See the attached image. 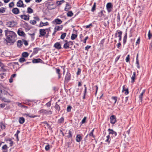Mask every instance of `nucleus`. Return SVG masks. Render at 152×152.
<instances>
[{
  "mask_svg": "<svg viewBox=\"0 0 152 152\" xmlns=\"http://www.w3.org/2000/svg\"><path fill=\"white\" fill-rule=\"evenodd\" d=\"M106 9L108 13L110 12L113 9V5L111 2L108 3L106 6Z\"/></svg>",
  "mask_w": 152,
  "mask_h": 152,
  "instance_id": "4",
  "label": "nucleus"
},
{
  "mask_svg": "<svg viewBox=\"0 0 152 152\" xmlns=\"http://www.w3.org/2000/svg\"><path fill=\"white\" fill-rule=\"evenodd\" d=\"M25 121L24 118L23 117H20L19 118V122L21 124H22L24 123Z\"/></svg>",
  "mask_w": 152,
  "mask_h": 152,
  "instance_id": "31",
  "label": "nucleus"
},
{
  "mask_svg": "<svg viewBox=\"0 0 152 152\" xmlns=\"http://www.w3.org/2000/svg\"><path fill=\"white\" fill-rule=\"evenodd\" d=\"M56 73L58 75V79H59L61 78V74L60 73V69L57 68H56Z\"/></svg>",
  "mask_w": 152,
  "mask_h": 152,
  "instance_id": "30",
  "label": "nucleus"
},
{
  "mask_svg": "<svg viewBox=\"0 0 152 152\" xmlns=\"http://www.w3.org/2000/svg\"><path fill=\"white\" fill-rule=\"evenodd\" d=\"M148 35V39H150L151 38L152 36V34H151V31L150 30H149Z\"/></svg>",
  "mask_w": 152,
  "mask_h": 152,
  "instance_id": "51",
  "label": "nucleus"
},
{
  "mask_svg": "<svg viewBox=\"0 0 152 152\" xmlns=\"http://www.w3.org/2000/svg\"><path fill=\"white\" fill-rule=\"evenodd\" d=\"M30 23H31V24L34 25L36 24L37 22L34 20H31L30 21Z\"/></svg>",
  "mask_w": 152,
  "mask_h": 152,
  "instance_id": "54",
  "label": "nucleus"
},
{
  "mask_svg": "<svg viewBox=\"0 0 152 152\" xmlns=\"http://www.w3.org/2000/svg\"><path fill=\"white\" fill-rule=\"evenodd\" d=\"M12 13L15 14H18L19 13V10L17 8H13L12 10Z\"/></svg>",
  "mask_w": 152,
  "mask_h": 152,
  "instance_id": "17",
  "label": "nucleus"
},
{
  "mask_svg": "<svg viewBox=\"0 0 152 152\" xmlns=\"http://www.w3.org/2000/svg\"><path fill=\"white\" fill-rule=\"evenodd\" d=\"M107 139L105 140V142H107L109 144L110 142L111 139H110V135H108L106 137Z\"/></svg>",
  "mask_w": 152,
  "mask_h": 152,
  "instance_id": "39",
  "label": "nucleus"
},
{
  "mask_svg": "<svg viewBox=\"0 0 152 152\" xmlns=\"http://www.w3.org/2000/svg\"><path fill=\"white\" fill-rule=\"evenodd\" d=\"M84 92H83V94H86V93H87V87L86 86V85H84Z\"/></svg>",
  "mask_w": 152,
  "mask_h": 152,
  "instance_id": "56",
  "label": "nucleus"
},
{
  "mask_svg": "<svg viewBox=\"0 0 152 152\" xmlns=\"http://www.w3.org/2000/svg\"><path fill=\"white\" fill-rule=\"evenodd\" d=\"M71 7L70 5L68 2H67L66 4V6L65 7L64 10L65 11H67L71 9Z\"/></svg>",
  "mask_w": 152,
  "mask_h": 152,
  "instance_id": "18",
  "label": "nucleus"
},
{
  "mask_svg": "<svg viewBox=\"0 0 152 152\" xmlns=\"http://www.w3.org/2000/svg\"><path fill=\"white\" fill-rule=\"evenodd\" d=\"M136 64H137V68L139 69L140 68V66L139 65V61L138 59H136Z\"/></svg>",
  "mask_w": 152,
  "mask_h": 152,
  "instance_id": "50",
  "label": "nucleus"
},
{
  "mask_svg": "<svg viewBox=\"0 0 152 152\" xmlns=\"http://www.w3.org/2000/svg\"><path fill=\"white\" fill-rule=\"evenodd\" d=\"M54 4V3L51 1L47 2L45 4L46 5L47 7V8L49 10L54 9L56 8V7L52 8L50 7L51 6L53 5Z\"/></svg>",
  "mask_w": 152,
  "mask_h": 152,
  "instance_id": "6",
  "label": "nucleus"
},
{
  "mask_svg": "<svg viewBox=\"0 0 152 152\" xmlns=\"http://www.w3.org/2000/svg\"><path fill=\"white\" fill-rule=\"evenodd\" d=\"M51 101L50 100L49 102H47L45 106H46L48 107H50L51 105Z\"/></svg>",
  "mask_w": 152,
  "mask_h": 152,
  "instance_id": "52",
  "label": "nucleus"
},
{
  "mask_svg": "<svg viewBox=\"0 0 152 152\" xmlns=\"http://www.w3.org/2000/svg\"><path fill=\"white\" fill-rule=\"evenodd\" d=\"M53 47L58 50H60L62 48L61 45L59 42H56L55 43Z\"/></svg>",
  "mask_w": 152,
  "mask_h": 152,
  "instance_id": "8",
  "label": "nucleus"
},
{
  "mask_svg": "<svg viewBox=\"0 0 152 152\" xmlns=\"http://www.w3.org/2000/svg\"><path fill=\"white\" fill-rule=\"evenodd\" d=\"M118 35V37H119L118 42H120L121 40L122 35V32L121 31H119Z\"/></svg>",
  "mask_w": 152,
  "mask_h": 152,
  "instance_id": "32",
  "label": "nucleus"
},
{
  "mask_svg": "<svg viewBox=\"0 0 152 152\" xmlns=\"http://www.w3.org/2000/svg\"><path fill=\"white\" fill-rule=\"evenodd\" d=\"M125 91L124 94L125 95H127L129 94V91L128 88H125V86L124 85L123 86V89L122 90V92H124Z\"/></svg>",
  "mask_w": 152,
  "mask_h": 152,
  "instance_id": "20",
  "label": "nucleus"
},
{
  "mask_svg": "<svg viewBox=\"0 0 152 152\" xmlns=\"http://www.w3.org/2000/svg\"><path fill=\"white\" fill-rule=\"evenodd\" d=\"M145 90L144 89L143 90L142 93L140 94L139 96V100L140 101V102H142V100H143V94L145 93Z\"/></svg>",
  "mask_w": 152,
  "mask_h": 152,
  "instance_id": "19",
  "label": "nucleus"
},
{
  "mask_svg": "<svg viewBox=\"0 0 152 152\" xmlns=\"http://www.w3.org/2000/svg\"><path fill=\"white\" fill-rule=\"evenodd\" d=\"M136 77V72H133V74L132 76L131 77V83H133L135 82V80Z\"/></svg>",
  "mask_w": 152,
  "mask_h": 152,
  "instance_id": "25",
  "label": "nucleus"
},
{
  "mask_svg": "<svg viewBox=\"0 0 152 152\" xmlns=\"http://www.w3.org/2000/svg\"><path fill=\"white\" fill-rule=\"evenodd\" d=\"M7 149V145L5 144L2 147V149L4 150H6Z\"/></svg>",
  "mask_w": 152,
  "mask_h": 152,
  "instance_id": "61",
  "label": "nucleus"
},
{
  "mask_svg": "<svg viewBox=\"0 0 152 152\" xmlns=\"http://www.w3.org/2000/svg\"><path fill=\"white\" fill-rule=\"evenodd\" d=\"M82 134H78L77 135L76 137V140L77 142H80L82 139Z\"/></svg>",
  "mask_w": 152,
  "mask_h": 152,
  "instance_id": "13",
  "label": "nucleus"
},
{
  "mask_svg": "<svg viewBox=\"0 0 152 152\" xmlns=\"http://www.w3.org/2000/svg\"><path fill=\"white\" fill-rule=\"evenodd\" d=\"M126 62H128L130 61V55H128L126 58Z\"/></svg>",
  "mask_w": 152,
  "mask_h": 152,
  "instance_id": "58",
  "label": "nucleus"
},
{
  "mask_svg": "<svg viewBox=\"0 0 152 152\" xmlns=\"http://www.w3.org/2000/svg\"><path fill=\"white\" fill-rule=\"evenodd\" d=\"M23 42L25 46H27L28 45V44L27 41L24 39H22Z\"/></svg>",
  "mask_w": 152,
  "mask_h": 152,
  "instance_id": "60",
  "label": "nucleus"
},
{
  "mask_svg": "<svg viewBox=\"0 0 152 152\" xmlns=\"http://www.w3.org/2000/svg\"><path fill=\"white\" fill-rule=\"evenodd\" d=\"M43 62V61L39 58L34 59L32 60V62L33 63H42Z\"/></svg>",
  "mask_w": 152,
  "mask_h": 152,
  "instance_id": "15",
  "label": "nucleus"
},
{
  "mask_svg": "<svg viewBox=\"0 0 152 152\" xmlns=\"http://www.w3.org/2000/svg\"><path fill=\"white\" fill-rule=\"evenodd\" d=\"M0 127L1 129H4L6 128V126L3 123L1 122L0 124Z\"/></svg>",
  "mask_w": 152,
  "mask_h": 152,
  "instance_id": "44",
  "label": "nucleus"
},
{
  "mask_svg": "<svg viewBox=\"0 0 152 152\" xmlns=\"http://www.w3.org/2000/svg\"><path fill=\"white\" fill-rule=\"evenodd\" d=\"M67 15L68 17H72L73 15V13L72 11H70L67 13Z\"/></svg>",
  "mask_w": 152,
  "mask_h": 152,
  "instance_id": "42",
  "label": "nucleus"
},
{
  "mask_svg": "<svg viewBox=\"0 0 152 152\" xmlns=\"http://www.w3.org/2000/svg\"><path fill=\"white\" fill-rule=\"evenodd\" d=\"M117 25L119 27L121 26V23H120V18L119 12H118L117 15Z\"/></svg>",
  "mask_w": 152,
  "mask_h": 152,
  "instance_id": "12",
  "label": "nucleus"
},
{
  "mask_svg": "<svg viewBox=\"0 0 152 152\" xmlns=\"http://www.w3.org/2000/svg\"><path fill=\"white\" fill-rule=\"evenodd\" d=\"M127 34L126 33H126L125 35L124 36L123 38V44L124 46L125 44H126L127 41Z\"/></svg>",
  "mask_w": 152,
  "mask_h": 152,
  "instance_id": "16",
  "label": "nucleus"
},
{
  "mask_svg": "<svg viewBox=\"0 0 152 152\" xmlns=\"http://www.w3.org/2000/svg\"><path fill=\"white\" fill-rule=\"evenodd\" d=\"M96 3L95 2L94 3V4L92 7V9L91 10V11L92 12H94L95 9H96Z\"/></svg>",
  "mask_w": 152,
  "mask_h": 152,
  "instance_id": "47",
  "label": "nucleus"
},
{
  "mask_svg": "<svg viewBox=\"0 0 152 152\" xmlns=\"http://www.w3.org/2000/svg\"><path fill=\"white\" fill-rule=\"evenodd\" d=\"M17 5L18 7H23L24 4L22 1L20 0L17 3Z\"/></svg>",
  "mask_w": 152,
  "mask_h": 152,
  "instance_id": "23",
  "label": "nucleus"
},
{
  "mask_svg": "<svg viewBox=\"0 0 152 152\" xmlns=\"http://www.w3.org/2000/svg\"><path fill=\"white\" fill-rule=\"evenodd\" d=\"M23 45V42L21 40H18L17 42V45L18 47H21Z\"/></svg>",
  "mask_w": 152,
  "mask_h": 152,
  "instance_id": "33",
  "label": "nucleus"
},
{
  "mask_svg": "<svg viewBox=\"0 0 152 152\" xmlns=\"http://www.w3.org/2000/svg\"><path fill=\"white\" fill-rule=\"evenodd\" d=\"M50 149V146L48 144L45 147V149L46 151H48Z\"/></svg>",
  "mask_w": 152,
  "mask_h": 152,
  "instance_id": "59",
  "label": "nucleus"
},
{
  "mask_svg": "<svg viewBox=\"0 0 152 152\" xmlns=\"http://www.w3.org/2000/svg\"><path fill=\"white\" fill-rule=\"evenodd\" d=\"M26 12L28 13L31 14L33 12V10L30 7H28L27 8Z\"/></svg>",
  "mask_w": 152,
  "mask_h": 152,
  "instance_id": "38",
  "label": "nucleus"
},
{
  "mask_svg": "<svg viewBox=\"0 0 152 152\" xmlns=\"http://www.w3.org/2000/svg\"><path fill=\"white\" fill-rule=\"evenodd\" d=\"M65 1L64 0H62L61 1H56V7H58L61 5L62 3H64L65 2Z\"/></svg>",
  "mask_w": 152,
  "mask_h": 152,
  "instance_id": "22",
  "label": "nucleus"
},
{
  "mask_svg": "<svg viewBox=\"0 0 152 152\" xmlns=\"http://www.w3.org/2000/svg\"><path fill=\"white\" fill-rule=\"evenodd\" d=\"M24 116H26V117H29L30 118H34L36 117H39V115H30L28 113H24L23 114Z\"/></svg>",
  "mask_w": 152,
  "mask_h": 152,
  "instance_id": "14",
  "label": "nucleus"
},
{
  "mask_svg": "<svg viewBox=\"0 0 152 152\" xmlns=\"http://www.w3.org/2000/svg\"><path fill=\"white\" fill-rule=\"evenodd\" d=\"M87 118L86 117H84L83 119H82V120L81 121V124H83L85 123L86 122V121Z\"/></svg>",
  "mask_w": 152,
  "mask_h": 152,
  "instance_id": "53",
  "label": "nucleus"
},
{
  "mask_svg": "<svg viewBox=\"0 0 152 152\" xmlns=\"http://www.w3.org/2000/svg\"><path fill=\"white\" fill-rule=\"evenodd\" d=\"M5 8L4 7H2L0 8V13H4L5 12Z\"/></svg>",
  "mask_w": 152,
  "mask_h": 152,
  "instance_id": "49",
  "label": "nucleus"
},
{
  "mask_svg": "<svg viewBox=\"0 0 152 152\" xmlns=\"http://www.w3.org/2000/svg\"><path fill=\"white\" fill-rule=\"evenodd\" d=\"M41 50V49L39 48H36L34 49L33 51V54H37L38 51L40 50Z\"/></svg>",
  "mask_w": 152,
  "mask_h": 152,
  "instance_id": "28",
  "label": "nucleus"
},
{
  "mask_svg": "<svg viewBox=\"0 0 152 152\" xmlns=\"http://www.w3.org/2000/svg\"><path fill=\"white\" fill-rule=\"evenodd\" d=\"M105 39H102L101 41H100L99 44L100 45L101 47H103L104 46V44L105 41Z\"/></svg>",
  "mask_w": 152,
  "mask_h": 152,
  "instance_id": "48",
  "label": "nucleus"
},
{
  "mask_svg": "<svg viewBox=\"0 0 152 152\" xmlns=\"http://www.w3.org/2000/svg\"><path fill=\"white\" fill-rule=\"evenodd\" d=\"M6 38L5 40L7 43L13 45L16 40L17 35L14 31L8 30L7 29L4 31Z\"/></svg>",
  "mask_w": 152,
  "mask_h": 152,
  "instance_id": "1",
  "label": "nucleus"
},
{
  "mask_svg": "<svg viewBox=\"0 0 152 152\" xmlns=\"http://www.w3.org/2000/svg\"><path fill=\"white\" fill-rule=\"evenodd\" d=\"M72 132L70 130H69L68 131V135L67 136V138H72Z\"/></svg>",
  "mask_w": 152,
  "mask_h": 152,
  "instance_id": "37",
  "label": "nucleus"
},
{
  "mask_svg": "<svg viewBox=\"0 0 152 152\" xmlns=\"http://www.w3.org/2000/svg\"><path fill=\"white\" fill-rule=\"evenodd\" d=\"M103 12H105V11L101 10L100 12L98 13V16L100 18L102 17H104L105 16V15L103 13Z\"/></svg>",
  "mask_w": 152,
  "mask_h": 152,
  "instance_id": "29",
  "label": "nucleus"
},
{
  "mask_svg": "<svg viewBox=\"0 0 152 152\" xmlns=\"http://www.w3.org/2000/svg\"><path fill=\"white\" fill-rule=\"evenodd\" d=\"M108 131L109 132V135L110 134H112L113 135V136L114 137H115L117 135V133L116 132L114 131L113 129H108Z\"/></svg>",
  "mask_w": 152,
  "mask_h": 152,
  "instance_id": "9",
  "label": "nucleus"
},
{
  "mask_svg": "<svg viewBox=\"0 0 152 152\" xmlns=\"http://www.w3.org/2000/svg\"><path fill=\"white\" fill-rule=\"evenodd\" d=\"M71 75L69 72V71L68 70L65 76L64 83H68L71 80Z\"/></svg>",
  "mask_w": 152,
  "mask_h": 152,
  "instance_id": "2",
  "label": "nucleus"
},
{
  "mask_svg": "<svg viewBox=\"0 0 152 152\" xmlns=\"http://www.w3.org/2000/svg\"><path fill=\"white\" fill-rule=\"evenodd\" d=\"M49 25V23L48 22H46L45 23H43L42 21H41L40 23V24L39 25V27H42L43 26H48Z\"/></svg>",
  "mask_w": 152,
  "mask_h": 152,
  "instance_id": "26",
  "label": "nucleus"
},
{
  "mask_svg": "<svg viewBox=\"0 0 152 152\" xmlns=\"http://www.w3.org/2000/svg\"><path fill=\"white\" fill-rule=\"evenodd\" d=\"M64 117H61L60 118L58 119L57 123L58 124L63 123L64 122Z\"/></svg>",
  "mask_w": 152,
  "mask_h": 152,
  "instance_id": "34",
  "label": "nucleus"
},
{
  "mask_svg": "<svg viewBox=\"0 0 152 152\" xmlns=\"http://www.w3.org/2000/svg\"><path fill=\"white\" fill-rule=\"evenodd\" d=\"M6 105V104L4 103L0 104V108H3Z\"/></svg>",
  "mask_w": 152,
  "mask_h": 152,
  "instance_id": "64",
  "label": "nucleus"
},
{
  "mask_svg": "<svg viewBox=\"0 0 152 152\" xmlns=\"http://www.w3.org/2000/svg\"><path fill=\"white\" fill-rule=\"evenodd\" d=\"M18 34L20 36H23V37H25L26 36V34L23 31L20 30H18Z\"/></svg>",
  "mask_w": 152,
  "mask_h": 152,
  "instance_id": "21",
  "label": "nucleus"
},
{
  "mask_svg": "<svg viewBox=\"0 0 152 152\" xmlns=\"http://www.w3.org/2000/svg\"><path fill=\"white\" fill-rule=\"evenodd\" d=\"M17 24V23L14 21H9L7 22L6 25L8 27H13L15 26Z\"/></svg>",
  "mask_w": 152,
  "mask_h": 152,
  "instance_id": "5",
  "label": "nucleus"
},
{
  "mask_svg": "<svg viewBox=\"0 0 152 152\" xmlns=\"http://www.w3.org/2000/svg\"><path fill=\"white\" fill-rule=\"evenodd\" d=\"M54 21H55V22L56 24H61L62 22V21L61 20L58 18L55 19Z\"/></svg>",
  "mask_w": 152,
  "mask_h": 152,
  "instance_id": "35",
  "label": "nucleus"
},
{
  "mask_svg": "<svg viewBox=\"0 0 152 152\" xmlns=\"http://www.w3.org/2000/svg\"><path fill=\"white\" fill-rule=\"evenodd\" d=\"M111 99L112 100V102H113V104L115 105V104L116 102L117 99V97L116 96H112L111 97Z\"/></svg>",
  "mask_w": 152,
  "mask_h": 152,
  "instance_id": "27",
  "label": "nucleus"
},
{
  "mask_svg": "<svg viewBox=\"0 0 152 152\" xmlns=\"http://www.w3.org/2000/svg\"><path fill=\"white\" fill-rule=\"evenodd\" d=\"M1 92L3 94H4V95H7L8 94L9 95H10V93H9L7 91L4 90L3 92H2V91L1 90Z\"/></svg>",
  "mask_w": 152,
  "mask_h": 152,
  "instance_id": "55",
  "label": "nucleus"
},
{
  "mask_svg": "<svg viewBox=\"0 0 152 152\" xmlns=\"http://www.w3.org/2000/svg\"><path fill=\"white\" fill-rule=\"evenodd\" d=\"M39 113L43 114L51 115L52 113V112L51 110H46L42 109L38 111Z\"/></svg>",
  "mask_w": 152,
  "mask_h": 152,
  "instance_id": "3",
  "label": "nucleus"
},
{
  "mask_svg": "<svg viewBox=\"0 0 152 152\" xmlns=\"http://www.w3.org/2000/svg\"><path fill=\"white\" fill-rule=\"evenodd\" d=\"M46 34V31L45 29H40L39 37H41L45 35Z\"/></svg>",
  "mask_w": 152,
  "mask_h": 152,
  "instance_id": "10",
  "label": "nucleus"
},
{
  "mask_svg": "<svg viewBox=\"0 0 152 152\" xmlns=\"http://www.w3.org/2000/svg\"><path fill=\"white\" fill-rule=\"evenodd\" d=\"M56 111H59L60 110V107L57 104V102L55 103V105L54 107Z\"/></svg>",
  "mask_w": 152,
  "mask_h": 152,
  "instance_id": "24",
  "label": "nucleus"
},
{
  "mask_svg": "<svg viewBox=\"0 0 152 152\" xmlns=\"http://www.w3.org/2000/svg\"><path fill=\"white\" fill-rule=\"evenodd\" d=\"M72 107L70 105H68L66 108V110L67 112H69L71 111Z\"/></svg>",
  "mask_w": 152,
  "mask_h": 152,
  "instance_id": "57",
  "label": "nucleus"
},
{
  "mask_svg": "<svg viewBox=\"0 0 152 152\" xmlns=\"http://www.w3.org/2000/svg\"><path fill=\"white\" fill-rule=\"evenodd\" d=\"M30 15H23L20 16V18L25 20H28L29 19Z\"/></svg>",
  "mask_w": 152,
  "mask_h": 152,
  "instance_id": "11",
  "label": "nucleus"
},
{
  "mask_svg": "<svg viewBox=\"0 0 152 152\" xmlns=\"http://www.w3.org/2000/svg\"><path fill=\"white\" fill-rule=\"evenodd\" d=\"M81 69L80 68H78V69L77 72L76 73L77 75H80L81 73Z\"/></svg>",
  "mask_w": 152,
  "mask_h": 152,
  "instance_id": "63",
  "label": "nucleus"
},
{
  "mask_svg": "<svg viewBox=\"0 0 152 152\" xmlns=\"http://www.w3.org/2000/svg\"><path fill=\"white\" fill-rule=\"evenodd\" d=\"M110 122L113 124H115L116 121V118L115 115H112L110 117Z\"/></svg>",
  "mask_w": 152,
  "mask_h": 152,
  "instance_id": "7",
  "label": "nucleus"
},
{
  "mask_svg": "<svg viewBox=\"0 0 152 152\" xmlns=\"http://www.w3.org/2000/svg\"><path fill=\"white\" fill-rule=\"evenodd\" d=\"M22 56L24 58L27 57L29 56V53L27 52H24L22 53Z\"/></svg>",
  "mask_w": 152,
  "mask_h": 152,
  "instance_id": "36",
  "label": "nucleus"
},
{
  "mask_svg": "<svg viewBox=\"0 0 152 152\" xmlns=\"http://www.w3.org/2000/svg\"><path fill=\"white\" fill-rule=\"evenodd\" d=\"M63 27L61 26H57L55 27L54 29L56 30L57 31H60L62 29Z\"/></svg>",
  "mask_w": 152,
  "mask_h": 152,
  "instance_id": "40",
  "label": "nucleus"
},
{
  "mask_svg": "<svg viewBox=\"0 0 152 152\" xmlns=\"http://www.w3.org/2000/svg\"><path fill=\"white\" fill-rule=\"evenodd\" d=\"M26 61V59L23 57L20 58L19 60V62L21 63H23L25 61Z\"/></svg>",
  "mask_w": 152,
  "mask_h": 152,
  "instance_id": "46",
  "label": "nucleus"
},
{
  "mask_svg": "<svg viewBox=\"0 0 152 152\" xmlns=\"http://www.w3.org/2000/svg\"><path fill=\"white\" fill-rule=\"evenodd\" d=\"M28 34L31 36L32 39H34L35 38L34 36L35 34V33L34 32L32 34L28 33Z\"/></svg>",
  "mask_w": 152,
  "mask_h": 152,
  "instance_id": "62",
  "label": "nucleus"
},
{
  "mask_svg": "<svg viewBox=\"0 0 152 152\" xmlns=\"http://www.w3.org/2000/svg\"><path fill=\"white\" fill-rule=\"evenodd\" d=\"M66 33H64L62 34L60 37V39H63L66 37Z\"/></svg>",
  "mask_w": 152,
  "mask_h": 152,
  "instance_id": "43",
  "label": "nucleus"
},
{
  "mask_svg": "<svg viewBox=\"0 0 152 152\" xmlns=\"http://www.w3.org/2000/svg\"><path fill=\"white\" fill-rule=\"evenodd\" d=\"M63 48L65 49H67L69 48V46L68 43H65L64 44Z\"/></svg>",
  "mask_w": 152,
  "mask_h": 152,
  "instance_id": "45",
  "label": "nucleus"
},
{
  "mask_svg": "<svg viewBox=\"0 0 152 152\" xmlns=\"http://www.w3.org/2000/svg\"><path fill=\"white\" fill-rule=\"evenodd\" d=\"M77 37V35L74 34H72L71 37V39L72 40L75 39Z\"/></svg>",
  "mask_w": 152,
  "mask_h": 152,
  "instance_id": "41",
  "label": "nucleus"
}]
</instances>
